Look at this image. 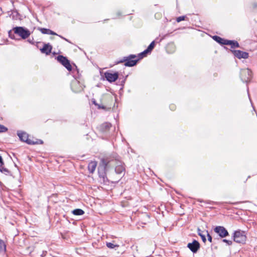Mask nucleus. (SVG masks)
<instances>
[{"mask_svg":"<svg viewBox=\"0 0 257 257\" xmlns=\"http://www.w3.org/2000/svg\"><path fill=\"white\" fill-rule=\"evenodd\" d=\"M137 56L135 55H131L128 57H124L123 61H120V62H125L124 65L125 66L132 67L135 65L139 59H134Z\"/></svg>","mask_w":257,"mask_h":257,"instance_id":"20e7f679","label":"nucleus"},{"mask_svg":"<svg viewBox=\"0 0 257 257\" xmlns=\"http://www.w3.org/2000/svg\"><path fill=\"white\" fill-rule=\"evenodd\" d=\"M214 231L222 238L228 235L227 230L223 226H217L214 229Z\"/></svg>","mask_w":257,"mask_h":257,"instance_id":"9d476101","label":"nucleus"},{"mask_svg":"<svg viewBox=\"0 0 257 257\" xmlns=\"http://www.w3.org/2000/svg\"><path fill=\"white\" fill-rule=\"evenodd\" d=\"M17 135L22 141L26 142L28 144L34 145L38 143V142H35L29 139L28 135L25 132L18 131Z\"/></svg>","mask_w":257,"mask_h":257,"instance_id":"423d86ee","label":"nucleus"},{"mask_svg":"<svg viewBox=\"0 0 257 257\" xmlns=\"http://www.w3.org/2000/svg\"><path fill=\"white\" fill-rule=\"evenodd\" d=\"M97 166V163L95 161H91L88 166V169L90 173H93L95 170Z\"/></svg>","mask_w":257,"mask_h":257,"instance_id":"dca6fc26","label":"nucleus"},{"mask_svg":"<svg viewBox=\"0 0 257 257\" xmlns=\"http://www.w3.org/2000/svg\"><path fill=\"white\" fill-rule=\"evenodd\" d=\"M102 164L104 170H106L109 164L115 165V173L121 176H123L124 175L125 168L123 163L121 161L115 160L110 162H107V160L103 159L102 160Z\"/></svg>","mask_w":257,"mask_h":257,"instance_id":"f257e3e1","label":"nucleus"},{"mask_svg":"<svg viewBox=\"0 0 257 257\" xmlns=\"http://www.w3.org/2000/svg\"><path fill=\"white\" fill-rule=\"evenodd\" d=\"M72 212L75 215H81L84 213V211L81 209H74Z\"/></svg>","mask_w":257,"mask_h":257,"instance_id":"f3484780","label":"nucleus"},{"mask_svg":"<svg viewBox=\"0 0 257 257\" xmlns=\"http://www.w3.org/2000/svg\"><path fill=\"white\" fill-rule=\"evenodd\" d=\"M40 144H42L43 143V142L42 141H40Z\"/></svg>","mask_w":257,"mask_h":257,"instance_id":"c9c22d12","label":"nucleus"},{"mask_svg":"<svg viewBox=\"0 0 257 257\" xmlns=\"http://www.w3.org/2000/svg\"><path fill=\"white\" fill-rule=\"evenodd\" d=\"M213 39L216 41L217 42L219 43V44H223L224 40L223 39L220 38L219 36H214L213 37Z\"/></svg>","mask_w":257,"mask_h":257,"instance_id":"aec40b11","label":"nucleus"},{"mask_svg":"<svg viewBox=\"0 0 257 257\" xmlns=\"http://www.w3.org/2000/svg\"><path fill=\"white\" fill-rule=\"evenodd\" d=\"M155 47V42L153 41L150 45L148 46V48L143 51L142 53L140 54V55L141 56H145L146 54L150 52Z\"/></svg>","mask_w":257,"mask_h":257,"instance_id":"2eb2a0df","label":"nucleus"},{"mask_svg":"<svg viewBox=\"0 0 257 257\" xmlns=\"http://www.w3.org/2000/svg\"><path fill=\"white\" fill-rule=\"evenodd\" d=\"M232 52L238 59H247L248 57V53L245 52H242L240 50H233Z\"/></svg>","mask_w":257,"mask_h":257,"instance_id":"ddd939ff","label":"nucleus"},{"mask_svg":"<svg viewBox=\"0 0 257 257\" xmlns=\"http://www.w3.org/2000/svg\"><path fill=\"white\" fill-rule=\"evenodd\" d=\"M251 77V71L249 69H242L240 71V78L244 82L250 80Z\"/></svg>","mask_w":257,"mask_h":257,"instance_id":"0eeeda50","label":"nucleus"},{"mask_svg":"<svg viewBox=\"0 0 257 257\" xmlns=\"http://www.w3.org/2000/svg\"><path fill=\"white\" fill-rule=\"evenodd\" d=\"M234 241L237 243H244L246 240L244 232L240 230L236 231L233 235Z\"/></svg>","mask_w":257,"mask_h":257,"instance_id":"39448f33","label":"nucleus"},{"mask_svg":"<svg viewBox=\"0 0 257 257\" xmlns=\"http://www.w3.org/2000/svg\"><path fill=\"white\" fill-rule=\"evenodd\" d=\"M52 46L49 44H45L43 47L41 49V51L43 53L49 54L51 53Z\"/></svg>","mask_w":257,"mask_h":257,"instance_id":"4468645a","label":"nucleus"},{"mask_svg":"<svg viewBox=\"0 0 257 257\" xmlns=\"http://www.w3.org/2000/svg\"><path fill=\"white\" fill-rule=\"evenodd\" d=\"M3 165L4 164H2V167H0V171L5 173L6 174H9L10 171L8 169L4 168L3 167Z\"/></svg>","mask_w":257,"mask_h":257,"instance_id":"5701e85b","label":"nucleus"},{"mask_svg":"<svg viewBox=\"0 0 257 257\" xmlns=\"http://www.w3.org/2000/svg\"><path fill=\"white\" fill-rule=\"evenodd\" d=\"M14 34H17L21 37L23 39L28 38L30 35V31L26 28L22 27H16L13 29L9 32V35L12 39H15Z\"/></svg>","mask_w":257,"mask_h":257,"instance_id":"7ed1b4c3","label":"nucleus"},{"mask_svg":"<svg viewBox=\"0 0 257 257\" xmlns=\"http://www.w3.org/2000/svg\"><path fill=\"white\" fill-rule=\"evenodd\" d=\"M171 48H173L174 49V46L173 44H169L167 47V50L168 52H169V49Z\"/></svg>","mask_w":257,"mask_h":257,"instance_id":"c756f323","label":"nucleus"},{"mask_svg":"<svg viewBox=\"0 0 257 257\" xmlns=\"http://www.w3.org/2000/svg\"><path fill=\"white\" fill-rule=\"evenodd\" d=\"M187 247L194 253L196 252L200 248L199 243L196 240H194L192 243H189Z\"/></svg>","mask_w":257,"mask_h":257,"instance_id":"f8f14e48","label":"nucleus"},{"mask_svg":"<svg viewBox=\"0 0 257 257\" xmlns=\"http://www.w3.org/2000/svg\"><path fill=\"white\" fill-rule=\"evenodd\" d=\"M186 18V17L185 16L179 17L177 18L176 21L178 23H179V22H180L182 21L185 20Z\"/></svg>","mask_w":257,"mask_h":257,"instance_id":"a878e982","label":"nucleus"},{"mask_svg":"<svg viewBox=\"0 0 257 257\" xmlns=\"http://www.w3.org/2000/svg\"><path fill=\"white\" fill-rule=\"evenodd\" d=\"M7 128L3 125L0 124V133L5 132L7 131Z\"/></svg>","mask_w":257,"mask_h":257,"instance_id":"cd10ccee","label":"nucleus"},{"mask_svg":"<svg viewBox=\"0 0 257 257\" xmlns=\"http://www.w3.org/2000/svg\"><path fill=\"white\" fill-rule=\"evenodd\" d=\"M57 60L60 62L68 70H71V65L70 64L68 60L65 57L62 55H59L57 58Z\"/></svg>","mask_w":257,"mask_h":257,"instance_id":"1a4fd4ad","label":"nucleus"},{"mask_svg":"<svg viewBox=\"0 0 257 257\" xmlns=\"http://www.w3.org/2000/svg\"><path fill=\"white\" fill-rule=\"evenodd\" d=\"M71 88L75 92H79L83 90L84 85L76 79L73 80L71 82Z\"/></svg>","mask_w":257,"mask_h":257,"instance_id":"6e6552de","label":"nucleus"},{"mask_svg":"<svg viewBox=\"0 0 257 257\" xmlns=\"http://www.w3.org/2000/svg\"><path fill=\"white\" fill-rule=\"evenodd\" d=\"M59 36L61 38H62V39L65 40L66 41H67V40L66 39L64 38L63 37L60 36Z\"/></svg>","mask_w":257,"mask_h":257,"instance_id":"f704fd0d","label":"nucleus"},{"mask_svg":"<svg viewBox=\"0 0 257 257\" xmlns=\"http://www.w3.org/2000/svg\"><path fill=\"white\" fill-rule=\"evenodd\" d=\"M6 250V245L4 241L0 239V253L5 252Z\"/></svg>","mask_w":257,"mask_h":257,"instance_id":"a211bd4d","label":"nucleus"},{"mask_svg":"<svg viewBox=\"0 0 257 257\" xmlns=\"http://www.w3.org/2000/svg\"><path fill=\"white\" fill-rule=\"evenodd\" d=\"M230 46L232 48H235L239 47V45L237 42L232 41V43H231Z\"/></svg>","mask_w":257,"mask_h":257,"instance_id":"393cba45","label":"nucleus"},{"mask_svg":"<svg viewBox=\"0 0 257 257\" xmlns=\"http://www.w3.org/2000/svg\"><path fill=\"white\" fill-rule=\"evenodd\" d=\"M111 126V124L108 122L104 123L101 125V127L103 131H106L107 130H109Z\"/></svg>","mask_w":257,"mask_h":257,"instance_id":"6ab92c4d","label":"nucleus"},{"mask_svg":"<svg viewBox=\"0 0 257 257\" xmlns=\"http://www.w3.org/2000/svg\"><path fill=\"white\" fill-rule=\"evenodd\" d=\"M2 164H4V162L2 156H0V167H2Z\"/></svg>","mask_w":257,"mask_h":257,"instance_id":"2f4dec72","label":"nucleus"},{"mask_svg":"<svg viewBox=\"0 0 257 257\" xmlns=\"http://www.w3.org/2000/svg\"><path fill=\"white\" fill-rule=\"evenodd\" d=\"M106 246L107 247L109 248H114L115 247H118V245L114 244L111 242H107L106 243Z\"/></svg>","mask_w":257,"mask_h":257,"instance_id":"b1692460","label":"nucleus"},{"mask_svg":"<svg viewBox=\"0 0 257 257\" xmlns=\"http://www.w3.org/2000/svg\"><path fill=\"white\" fill-rule=\"evenodd\" d=\"M114 98L112 94H106L102 96L101 104H99L93 101V103L98 106V108H102L105 110L111 108V106L113 103Z\"/></svg>","mask_w":257,"mask_h":257,"instance_id":"f03ea898","label":"nucleus"},{"mask_svg":"<svg viewBox=\"0 0 257 257\" xmlns=\"http://www.w3.org/2000/svg\"><path fill=\"white\" fill-rule=\"evenodd\" d=\"M207 237H208V240L210 242H212V237L208 233V232L207 231Z\"/></svg>","mask_w":257,"mask_h":257,"instance_id":"7c9ffc66","label":"nucleus"},{"mask_svg":"<svg viewBox=\"0 0 257 257\" xmlns=\"http://www.w3.org/2000/svg\"><path fill=\"white\" fill-rule=\"evenodd\" d=\"M170 107L171 109L172 110L175 109V106L174 105H171Z\"/></svg>","mask_w":257,"mask_h":257,"instance_id":"72a5a7b5","label":"nucleus"},{"mask_svg":"<svg viewBox=\"0 0 257 257\" xmlns=\"http://www.w3.org/2000/svg\"><path fill=\"white\" fill-rule=\"evenodd\" d=\"M223 242H226L228 245H231L232 242L231 240H227L226 239H224L222 240Z\"/></svg>","mask_w":257,"mask_h":257,"instance_id":"c85d7f7f","label":"nucleus"},{"mask_svg":"<svg viewBox=\"0 0 257 257\" xmlns=\"http://www.w3.org/2000/svg\"><path fill=\"white\" fill-rule=\"evenodd\" d=\"M39 31L42 33L44 34H49L50 32V30L46 28H39Z\"/></svg>","mask_w":257,"mask_h":257,"instance_id":"4be33fe9","label":"nucleus"},{"mask_svg":"<svg viewBox=\"0 0 257 257\" xmlns=\"http://www.w3.org/2000/svg\"><path fill=\"white\" fill-rule=\"evenodd\" d=\"M104 76L108 81L110 82H113L118 78V74L117 72L112 73L106 72L104 73Z\"/></svg>","mask_w":257,"mask_h":257,"instance_id":"9b49d317","label":"nucleus"},{"mask_svg":"<svg viewBox=\"0 0 257 257\" xmlns=\"http://www.w3.org/2000/svg\"><path fill=\"white\" fill-rule=\"evenodd\" d=\"M50 35H58L56 33H55L54 32L51 31L50 30Z\"/></svg>","mask_w":257,"mask_h":257,"instance_id":"473e14b6","label":"nucleus"},{"mask_svg":"<svg viewBox=\"0 0 257 257\" xmlns=\"http://www.w3.org/2000/svg\"><path fill=\"white\" fill-rule=\"evenodd\" d=\"M197 232H198V235L201 237L202 241L204 242H205L206 241L205 235L202 233V231H201V229L199 228H198Z\"/></svg>","mask_w":257,"mask_h":257,"instance_id":"412c9836","label":"nucleus"},{"mask_svg":"<svg viewBox=\"0 0 257 257\" xmlns=\"http://www.w3.org/2000/svg\"><path fill=\"white\" fill-rule=\"evenodd\" d=\"M232 43V41L224 40L223 44L230 46Z\"/></svg>","mask_w":257,"mask_h":257,"instance_id":"bb28decb","label":"nucleus"}]
</instances>
